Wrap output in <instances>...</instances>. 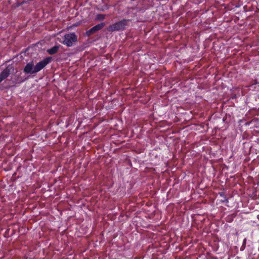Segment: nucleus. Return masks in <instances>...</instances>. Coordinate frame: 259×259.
I'll return each instance as SVG.
<instances>
[{"mask_svg": "<svg viewBox=\"0 0 259 259\" xmlns=\"http://www.w3.org/2000/svg\"><path fill=\"white\" fill-rule=\"evenodd\" d=\"M129 19H122L109 25L106 30L109 32L120 31L125 29L130 22Z\"/></svg>", "mask_w": 259, "mask_h": 259, "instance_id": "nucleus-1", "label": "nucleus"}, {"mask_svg": "<svg viewBox=\"0 0 259 259\" xmlns=\"http://www.w3.org/2000/svg\"><path fill=\"white\" fill-rule=\"evenodd\" d=\"M77 40V37L74 33L66 34L64 35L63 44L67 47H71L73 42Z\"/></svg>", "mask_w": 259, "mask_h": 259, "instance_id": "nucleus-2", "label": "nucleus"}, {"mask_svg": "<svg viewBox=\"0 0 259 259\" xmlns=\"http://www.w3.org/2000/svg\"><path fill=\"white\" fill-rule=\"evenodd\" d=\"M105 23L102 22L95 25V26L91 28L90 30H87L86 31L85 33L88 36H91L92 34H94L98 31L102 29L105 26Z\"/></svg>", "mask_w": 259, "mask_h": 259, "instance_id": "nucleus-3", "label": "nucleus"}, {"mask_svg": "<svg viewBox=\"0 0 259 259\" xmlns=\"http://www.w3.org/2000/svg\"><path fill=\"white\" fill-rule=\"evenodd\" d=\"M44 66H25L24 71L28 73H34L42 69Z\"/></svg>", "mask_w": 259, "mask_h": 259, "instance_id": "nucleus-4", "label": "nucleus"}, {"mask_svg": "<svg viewBox=\"0 0 259 259\" xmlns=\"http://www.w3.org/2000/svg\"><path fill=\"white\" fill-rule=\"evenodd\" d=\"M59 48L60 46H55L49 49H48L47 51L50 55H54L58 52Z\"/></svg>", "mask_w": 259, "mask_h": 259, "instance_id": "nucleus-5", "label": "nucleus"}, {"mask_svg": "<svg viewBox=\"0 0 259 259\" xmlns=\"http://www.w3.org/2000/svg\"><path fill=\"white\" fill-rule=\"evenodd\" d=\"M10 74V70L7 68L5 69L0 75V82L8 76Z\"/></svg>", "mask_w": 259, "mask_h": 259, "instance_id": "nucleus-6", "label": "nucleus"}, {"mask_svg": "<svg viewBox=\"0 0 259 259\" xmlns=\"http://www.w3.org/2000/svg\"><path fill=\"white\" fill-rule=\"evenodd\" d=\"M51 59L52 58L51 57H47L44 59L42 60L37 63L36 65H47L51 62Z\"/></svg>", "mask_w": 259, "mask_h": 259, "instance_id": "nucleus-7", "label": "nucleus"}, {"mask_svg": "<svg viewBox=\"0 0 259 259\" xmlns=\"http://www.w3.org/2000/svg\"><path fill=\"white\" fill-rule=\"evenodd\" d=\"M106 18V15L105 14H98L96 15V20L98 21H103Z\"/></svg>", "mask_w": 259, "mask_h": 259, "instance_id": "nucleus-8", "label": "nucleus"}, {"mask_svg": "<svg viewBox=\"0 0 259 259\" xmlns=\"http://www.w3.org/2000/svg\"><path fill=\"white\" fill-rule=\"evenodd\" d=\"M110 5L106 4L104 6L102 7V8L100 9V11H104L106 10H108L110 8Z\"/></svg>", "mask_w": 259, "mask_h": 259, "instance_id": "nucleus-9", "label": "nucleus"}, {"mask_svg": "<svg viewBox=\"0 0 259 259\" xmlns=\"http://www.w3.org/2000/svg\"><path fill=\"white\" fill-rule=\"evenodd\" d=\"M31 1V0H28L27 1H23V2H22V4H25V3H28H28H29L30 1Z\"/></svg>", "mask_w": 259, "mask_h": 259, "instance_id": "nucleus-10", "label": "nucleus"}, {"mask_svg": "<svg viewBox=\"0 0 259 259\" xmlns=\"http://www.w3.org/2000/svg\"><path fill=\"white\" fill-rule=\"evenodd\" d=\"M26 65H33V62L32 61L28 63Z\"/></svg>", "mask_w": 259, "mask_h": 259, "instance_id": "nucleus-11", "label": "nucleus"}, {"mask_svg": "<svg viewBox=\"0 0 259 259\" xmlns=\"http://www.w3.org/2000/svg\"><path fill=\"white\" fill-rule=\"evenodd\" d=\"M246 239L245 238L243 240V245H245V243H246Z\"/></svg>", "mask_w": 259, "mask_h": 259, "instance_id": "nucleus-12", "label": "nucleus"}]
</instances>
